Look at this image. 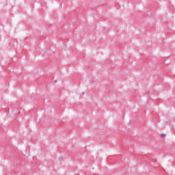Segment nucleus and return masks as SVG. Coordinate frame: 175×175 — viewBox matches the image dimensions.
<instances>
[{
    "label": "nucleus",
    "instance_id": "1",
    "mask_svg": "<svg viewBox=\"0 0 175 175\" xmlns=\"http://www.w3.org/2000/svg\"><path fill=\"white\" fill-rule=\"evenodd\" d=\"M160 137H161V139H165V137H166V134H161Z\"/></svg>",
    "mask_w": 175,
    "mask_h": 175
},
{
    "label": "nucleus",
    "instance_id": "2",
    "mask_svg": "<svg viewBox=\"0 0 175 175\" xmlns=\"http://www.w3.org/2000/svg\"><path fill=\"white\" fill-rule=\"evenodd\" d=\"M59 161H64V157H59Z\"/></svg>",
    "mask_w": 175,
    "mask_h": 175
}]
</instances>
